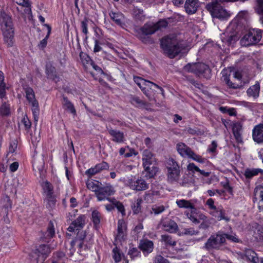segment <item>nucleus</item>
Wrapping results in <instances>:
<instances>
[{
    "label": "nucleus",
    "instance_id": "31",
    "mask_svg": "<svg viewBox=\"0 0 263 263\" xmlns=\"http://www.w3.org/2000/svg\"><path fill=\"white\" fill-rule=\"evenodd\" d=\"M26 96L27 100L32 104L34 102H37L35 99V95L33 89L29 87L25 88Z\"/></svg>",
    "mask_w": 263,
    "mask_h": 263
},
{
    "label": "nucleus",
    "instance_id": "13",
    "mask_svg": "<svg viewBox=\"0 0 263 263\" xmlns=\"http://www.w3.org/2000/svg\"><path fill=\"white\" fill-rule=\"evenodd\" d=\"M142 162L144 168L148 170L151 165L156 166V159L149 150L145 149L143 152Z\"/></svg>",
    "mask_w": 263,
    "mask_h": 263
},
{
    "label": "nucleus",
    "instance_id": "38",
    "mask_svg": "<svg viewBox=\"0 0 263 263\" xmlns=\"http://www.w3.org/2000/svg\"><path fill=\"white\" fill-rule=\"evenodd\" d=\"M130 102L137 107H144L147 105V103L141 100L138 97L133 96L130 99Z\"/></svg>",
    "mask_w": 263,
    "mask_h": 263
},
{
    "label": "nucleus",
    "instance_id": "11",
    "mask_svg": "<svg viewBox=\"0 0 263 263\" xmlns=\"http://www.w3.org/2000/svg\"><path fill=\"white\" fill-rule=\"evenodd\" d=\"M115 192V191L112 186L108 184L103 187L100 186L96 196L98 201L108 200L110 202L111 199L108 197L113 195Z\"/></svg>",
    "mask_w": 263,
    "mask_h": 263
},
{
    "label": "nucleus",
    "instance_id": "17",
    "mask_svg": "<svg viewBox=\"0 0 263 263\" xmlns=\"http://www.w3.org/2000/svg\"><path fill=\"white\" fill-rule=\"evenodd\" d=\"M85 224V217L84 216H79L74 221H72L67 230L69 232L74 231H80Z\"/></svg>",
    "mask_w": 263,
    "mask_h": 263
},
{
    "label": "nucleus",
    "instance_id": "29",
    "mask_svg": "<svg viewBox=\"0 0 263 263\" xmlns=\"http://www.w3.org/2000/svg\"><path fill=\"white\" fill-rule=\"evenodd\" d=\"M259 173L262 174L263 170L260 168H248L245 171L244 175L247 178L251 179Z\"/></svg>",
    "mask_w": 263,
    "mask_h": 263
},
{
    "label": "nucleus",
    "instance_id": "25",
    "mask_svg": "<svg viewBox=\"0 0 263 263\" xmlns=\"http://www.w3.org/2000/svg\"><path fill=\"white\" fill-rule=\"evenodd\" d=\"M176 203L179 208L188 209L195 210V205L192 200H187L185 199L177 200Z\"/></svg>",
    "mask_w": 263,
    "mask_h": 263
},
{
    "label": "nucleus",
    "instance_id": "9",
    "mask_svg": "<svg viewBox=\"0 0 263 263\" xmlns=\"http://www.w3.org/2000/svg\"><path fill=\"white\" fill-rule=\"evenodd\" d=\"M261 38V32L260 30L253 29L246 33L240 40L242 46H248L258 43Z\"/></svg>",
    "mask_w": 263,
    "mask_h": 263
},
{
    "label": "nucleus",
    "instance_id": "50",
    "mask_svg": "<svg viewBox=\"0 0 263 263\" xmlns=\"http://www.w3.org/2000/svg\"><path fill=\"white\" fill-rule=\"evenodd\" d=\"M10 113L9 105L4 103L0 107V115L2 116H7Z\"/></svg>",
    "mask_w": 263,
    "mask_h": 263
},
{
    "label": "nucleus",
    "instance_id": "22",
    "mask_svg": "<svg viewBox=\"0 0 263 263\" xmlns=\"http://www.w3.org/2000/svg\"><path fill=\"white\" fill-rule=\"evenodd\" d=\"M109 16L111 19L118 25L123 26L124 25V16L121 12H115L111 11L109 13Z\"/></svg>",
    "mask_w": 263,
    "mask_h": 263
},
{
    "label": "nucleus",
    "instance_id": "12",
    "mask_svg": "<svg viewBox=\"0 0 263 263\" xmlns=\"http://www.w3.org/2000/svg\"><path fill=\"white\" fill-rule=\"evenodd\" d=\"M128 184L132 190L136 191H144L149 187V183L141 177L137 179L135 178L129 179Z\"/></svg>",
    "mask_w": 263,
    "mask_h": 263
},
{
    "label": "nucleus",
    "instance_id": "64",
    "mask_svg": "<svg viewBox=\"0 0 263 263\" xmlns=\"http://www.w3.org/2000/svg\"><path fill=\"white\" fill-rule=\"evenodd\" d=\"M154 263H170L167 260L165 259L161 255H157L156 256Z\"/></svg>",
    "mask_w": 263,
    "mask_h": 263
},
{
    "label": "nucleus",
    "instance_id": "51",
    "mask_svg": "<svg viewBox=\"0 0 263 263\" xmlns=\"http://www.w3.org/2000/svg\"><path fill=\"white\" fill-rule=\"evenodd\" d=\"M128 255L133 259L140 256V252L136 248H130L128 252Z\"/></svg>",
    "mask_w": 263,
    "mask_h": 263
},
{
    "label": "nucleus",
    "instance_id": "1",
    "mask_svg": "<svg viewBox=\"0 0 263 263\" xmlns=\"http://www.w3.org/2000/svg\"><path fill=\"white\" fill-rule=\"evenodd\" d=\"M0 28L4 36L5 43L11 47L14 43V27L11 17L5 12L0 11Z\"/></svg>",
    "mask_w": 263,
    "mask_h": 263
},
{
    "label": "nucleus",
    "instance_id": "44",
    "mask_svg": "<svg viewBox=\"0 0 263 263\" xmlns=\"http://www.w3.org/2000/svg\"><path fill=\"white\" fill-rule=\"evenodd\" d=\"M142 199L141 198H138L132 205V210L134 214L139 213L141 209V203Z\"/></svg>",
    "mask_w": 263,
    "mask_h": 263
},
{
    "label": "nucleus",
    "instance_id": "37",
    "mask_svg": "<svg viewBox=\"0 0 263 263\" xmlns=\"http://www.w3.org/2000/svg\"><path fill=\"white\" fill-rule=\"evenodd\" d=\"M158 168L156 166H152V167H149L148 170H146L144 168L145 172L146 173L145 175V177L147 179H151L153 178L158 172Z\"/></svg>",
    "mask_w": 263,
    "mask_h": 263
},
{
    "label": "nucleus",
    "instance_id": "27",
    "mask_svg": "<svg viewBox=\"0 0 263 263\" xmlns=\"http://www.w3.org/2000/svg\"><path fill=\"white\" fill-rule=\"evenodd\" d=\"M180 168L167 171V178L171 183L177 182L180 177Z\"/></svg>",
    "mask_w": 263,
    "mask_h": 263
},
{
    "label": "nucleus",
    "instance_id": "58",
    "mask_svg": "<svg viewBox=\"0 0 263 263\" xmlns=\"http://www.w3.org/2000/svg\"><path fill=\"white\" fill-rule=\"evenodd\" d=\"M125 223L123 220H119L118 222V232H126Z\"/></svg>",
    "mask_w": 263,
    "mask_h": 263
},
{
    "label": "nucleus",
    "instance_id": "10",
    "mask_svg": "<svg viewBox=\"0 0 263 263\" xmlns=\"http://www.w3.org/2000/svg\"><path fill=\"white\" fill-rule=\"evenodd\" d=\"M206 7L213 17L226 18L229 16L228 13L218 3L217 0H214L212 3L207 4Z\"/></svg>",
    "mask_w": 263,
    "mask_h": 263
},
{
    "label": "nucleus",
    "instance_id": "6",
    "mask_svg": "<svg viewBox=\"0 0 263 263\" xmlns=\"http://www.w3.org/2000/svg\"><path fill=\"white\" fill-rule=\"evenodd\" d=\"M223 233L218 232L211 235L205 243L203 248L210 251L219 249L226 242Z\"/></svg>",
    "mask_w": 263,
    "mask_h": 263
},
{
    "label": "nucleus",
    "instance_id": "2",
    "mask_svg": "<svg viewBox=\"0 0 263 263\" xmlns=\"http://www.w3.org/2000/svg\"><path fill=\"white\" fill-rule=\"evenodd\" d=\"M161 45L164 53L170 58H173L183 49L181 42L178 40L174 35H170L161 40Z\"/></svg>",
    "mask_w": 263,
    "mask_h": 263
},
{
    "label": "nucleus",
    "instance_id": "15",
    "mask_svg": "<svg viewBox=\"0 0 263 263\" xmlns=\"http://www.w3.org/2000/svg\"><path fill=\"white\" fill-rule=\"evenodd\" d=\"M157 31L154 23L145 24L142 27L139 29L138 37L142 39L144 35H151Z\"/></svg>",
    "mask_w": 263,
    "mask_h": 263
},
{
    "label": "nucleus",
    "instance_id": "28",
    "mask_svg": "<svg viewBox=\"0 0 263 263\" xmlns=\"http://www.w3.org/2000/svg\"><path fill=\"white\" fill-rule=\"evenodd\" d=\"M260 90V85L258 83H256L255 85L251 86L247 90V94L250 97H253V98H257L259 96Z\"/></svg>",
    "mask_w": 263,
    "mask_h": 263
},
{
    "label": "nucleus",
    "instance_id": "16",
    "mask_svg": "<svg viewBox=\"0 0 263 263\" xmlns=\"http://www.w3.org/2000/svg\"><path fill=\"white\" fill-rule=\"evenodd\" d=\"M107 131L110 136L112 137L111 140L112 141L118 143L124 142L125 137L123 132L118 130L114 129L112 128H107Z\"/></svg>",
    "mask_w": 263,
    "mask_h": 263
},
{
    "label": "nucleus",
    "instance_id": "34",
    "mask_svg": "<svg viewBox=\"0 0 263 263\" xmlns=\"http://www.w3.org/2000/svg\"><path fill=\"white\" fill-rule=\"evenodd\" d=\"M222 79L223 81L226 82L230 88L237 89L240 87L238 84L233 83L230 81L229 76H228L226 71H222Z\"/></svg>",
    "mask_w": 263,
    "mask_h": 263
},
{
    "label": "nucleus",
    "instance_id": "48",
    "mask_svg": "<svg viewBox=\"0 0 263 263\" xmlns=\"http://www.w3.org/2000/svg\"><path fill=\"white\" fill-rule=\"evenodd\" d=\"M165 210V207L163 205H154L152 208L151 213H154L155 215H158L162 213Z\"/></svg>",
    "mask_w": 263,
    "mask_h": 263
},
{
    "label": "nucleus",
    "instance_id": "57",
    "mask_svg": "<svg viewBox=\"0 0 263 263\" xmlns=\"http://www.w3.org/2000/svg\"><path fill=\"white\" fill-rule=\"evenodd\" d=\"M257 3V12L260 14H263V0H258ZM260 21L263 24V16L260 18Z\"/></svg>",
    "mask_w": 263,
    "mask_h": 263
},
{
    "label": "nucleus",
    "instance_id": "52",
    "mask_svg": "<svg viewBox=\"0 0 263 263\" xmlns=\"http://www.w3.org/2000/svg\"><path fill=\"white\" fill-rule=\"evenodd\" d=\"M3 206L5 208L6 213L7 212L9 209L11 207V202L8 196H6L2 200Z\"/></svg>",
    "mask_w": 263,
    "mask_h": 263
},
{
    "label": "nucleus",
    "instance_id": "32",
    "mask_svg": "<svg viewBox=\"0 0 263 263\" xmlns=\"http://www.w3.org/2000/svg\"><path fill=\"white\" fill-rule=\"evenodd\" d=\"M12 183L9 184L8 183L6 185V190L10 193L16 194V187L18 184V180L17 179H14L12 180Z\"/></svg>",
    "mask_w": 263,
    "mask_h": 263
},
{
    "label": "nucleus",
    "instance_id": "7",
    "mask_svg": "<svg viewBox=\"0 0 263 263\" xmlns=\"http://www.w3.org/2000/svg\"><path fill=\"white\" fill-rule=\"evenodd\" d=\"M51 252L48 245L43 244L39 246L31 255L32 261L34 263H43Z\"/></svg>",
    "mask_w": 263,
    "mask_h": 263
},
{
    "label": "nucleus",
    "instance_id": "43",
    "mask_svg": "<svg viewBox=\"0 0 263 263\" xmlns=\"http://www.w3.org/2000/svg\"><path fill=\"white\" fill-rule=\"evenodd\" d=\"M123 256V254L120 252L119 249L115 247L112 250V258L116 263L119 262Z\"/></svg>",
    "mask_w": 263,
    "mask_h": 263
},
{
    "label": "nucleus",
    "instance_id": "23",
    "mask_svg": "<svg viewBox=\"0 0 263 263\" xmlns=\"http://www.w3.org/2000/svg\"><path fill=\"white\" fill-rule=\"evenodd\" d=\"M162 227L164 231L170 233L176 232L178 229L177 223L172 220H168L164 222Z\"/></svg>",
    "mask_w": 263,
    "mask_h": 263
},
{
    "label": "nucleus",
    "instance_id": "30",
    "mask_svg": "<svg viewBox=\"0 0 263 263\" xmlns=\"http://www.w3.org/2000/svg\"><path fill=\"white\" fill-rule=\"evenodd\" d=\"M67 258L63 252H57L54 254L52 263H66Z\"/></svg>",
    "mask_w": 263,
    "mask_h": 263
},
{
    "label": "nucleus",
    "instance_id": "46",
    "mask_svg": "<svg viewBox=\"0 0 263 263\" xmlns=\"http://www.w3.org/2000/svg\"><path fill=\"white\" fill-rule=\"evenodd\" d=\"M4 77L2 71H0V98H3L5 95V84L4 83Z\"/></svg>",
    "mask_w": 263,
    "mask_h": 263
},
{
    "label": "nucleus",
    "instance_id": "41",
    "mask_svg": "<svg viewBox=\"0 0 263 263\" xmlns=\"http://www.w3.org/2000/svg\"><path fill=\"white\" fill-rule=\"evenodd\" d=\"M91 220L95 227H97L100 222L101 214L97 210H93L91 213Z\"/></svg>",
    "mask_w": 263,
    "mask_h": 263
},
{
    "label": "nucleus",
    "instance_id": "55",
    "mask_svg": "<svg viewBox=\"0 0 263 263\" xmlns=\"http://www.w3.org/2000/svg\"><path fill=\"white\" fill-rule=\"evenodd\" d=\"M21 123L23 124L26 130H28L31 127V122L28 117L25 115L21 121Z\"/></svg>",
    "mask_w": 263,
    "mask_h": 263
},
{
    "label": "nucleus",
    "instance_id": "21",
    "mask_svg": "<svg viewBox=\"0 0 263 263\" xmlns=\"http://www.w3.org/2000/svg\"><path fill=\"white\" fill-rule=\"evenodd\" d=\"M17 3L23 7L22 12V15L23 17H26V15H28V17L31 16V4L29 0H21L19 3L17 2Z\"/></svg>",
    "mask_w": 263,
    "mask_h": 263
},
{
    "label": "nucleus",
    "instance_id": "3",
    "mask_svg": "<svg viewBox=\"0 0 263 263\" xmlns=\"http://www.w3.org/2000/svg\"><path fill=\"white\" fill-rule=\"evenodd\" d=\"M134 82L137 84V85L140 88L143 93L147 97L149 101H156V99L154 95L151 93L148 89L152 90V92H154L155 89L153 87L157 88L161 91V93L163 96H164V90L163 89L158 86L157 84L147 81L139 77H136L134 78Z\"/></svg>",
    "mask_w": 263,
    "mask_h": 263
},
{
    "label": "nucleus",
    "instance_id": "60",
    "mask_svg": "<svg viewBox=\"0 0 263 263\" xmlns=\"http://www.w3.org/2000/svg\"><path fill=\"white\" fill-rule=\"evenodd\" d=\"M99 171L98 170V169H97V167L95 166V167H91L88 170H87L86 172H85V174L88 175L89 177H91L97 173H99Z\"/></svg>",
    "mask_w": 263,
    "mask_h": 263
},
{
    "label": "nucleus",
    "instance_id": "54",
    "mask_svg": "<svg viewBox=\"0 0 263 263\" xmlns=\"http://www.w3.org/2000/svg\"><path fill=\"white\" fill-rule=\"evenodd\" d=\"M224 237V239L226 238L228 240L233 242H239V239L237 237V236L235 234H225L223 233Z\"/></svg>",
    "mask_w": 263,
    "mask_h": 263
},
{
    "label": "nucleus",
    "instance_id": "14",
    "mask_svg": "<svg viewBox=\"0 0 263 263\" xmlns=\"http://www.w3.org/2000/svg\"><path fill=\"white\" fill-rule=\"evenodd\" d=\"M86 232L84 231H80L78 232L76 238L74 240L71 242V247L73 248L74 246H77L80 249L84 248L85 250L87 247V244L86 243Z\"/></svg>",
    "mask_w": 263,
    "mask_h": 263
},
{
    "label": "nucleus",
    "instance_id": "47",
    "mask_svg": "<svg viewBox=\"0 0 263 263\" xmlns=\"http://www.w3.org/2000/svg\"><path fill=\"white\" fill-rule=\"evenodd\" d=\"M167 171L171 170H177L179 168V166L176 161L173 158H169L167 161Z\"/></svg>",
    "mask_w": 263,
    "mask_h": 263
},
{
    "label": "nucleus",
    "instance_id": "26",
    "mask_svg": "<svg viewBox=\"0 0 263 263\" xmlns=\"http://www.w3.org/2000/svg\"><path fill=\"white\" fill-rule=\"evenodd\" d=\"M197 2L196 0H186L185 4L186 11L189 14H193L197 11Z\"/></svg>",
    "mask_w": 263,
    "mask_h": 263
},
{
    "label": "nucleus",
    "instance_id": "20",
    "mask_svg": "<svg viewBox=\"0 0 263 263\" xmlns=\"http://www.w3.org/2000/svg\"><path fill=\"white\" fill-rule=\"evenodd\" d=\"M210 214L219 221L223 219L228 221L230 219L225 216L224 211L221 208H216L210 212Z\"/></svg>",
    "mask_w": 263,
    "mask_h": 263
},
{
    "label": "nucleus",
    "instance_id": "49",
    "mask_svg": "<svg viewBox=\"0 0 263 263\" xmlns=\"http://www.w3.org/2000/svg\"><path fill=\"white\" fill-rule=\"evenodd\" d=\"M110 202L117 208L118 211L120 212L122 215H125V210L123 205L122 203L117 201L115 198H112Z\"/></svg>",
    "mask_w": 263,
    "mask_h": 263
},
{
    "label": "nucleus",
    "instance_id": "19",
    "mask_svg": "<svg viewBox=\"0 0 263 263\" xmlns=\"http://www.w3.org/2000/svg\"><path fill=\"white\" fill-rule=\"evenodd\" d=\"M139 248L143 253H149L153 251L154 244L151 240L147 239L142 240L140 242Z\"/></svg>",
    "mask_w": 263,
    "mask_h": 263
},
{
    "label": "nucleus",
    "instance_id": "4",
    "mask_svg": "<svg viewBox=\"0 0 263 263\" xmlns=\"http://www.w3.org/2000/svg\"><path fill=\"white\" fill-rule=\"evenodd\" d=\"M184 69L205 79H209L211 77V70L209 66L202 63L188 64L184 67Z\"/></svg>",
    "mask_w": 263,
    "mask_h": 263
},
{
    "label": "nucleus",
    "instance_id": "56",
    "mask_svg": "<svg viewBox=\"0 0 263 263\" xmlns=\"http://www.w3.org/2000/svg\"><path fill=\"white\" fill-rule=\"evenodd\" d=\"M167 22L164 20H161L157 23L154 24L157 31L162 28H165L167 26Z\"/></svg>",
    "mask_w": 263,
    "mask_h": 263
},
{
    "label": "nucleus",
    "instance_id": "63",
    "mask_svg": "<svg viewBox=\"0 0 263 263\" xmlns=\"http://www.w3.org/2000/svg\"><path fill=\"white\" fill-rule=\"evenodd\" d=\"M187 169L189 171L194 173L195 171L198 172L200 169L193 163H190L187 166Z\"/></svg>",
    "mask_w": 263,
    "mask_h": 263
},
{
    "label": "nucleus",
    "instance_id": "39",
    "mask_svg": "<svg viewBox=\"0 0 263 263\" xmlns=\"http://www.w3.org/2000/svg\"><path fill=\"white\" fill-rule=\"evenodd\" d=\"M87 187L92 192H95L96 194L100 187L99 182L96 181H88L86 183Z\"/></svg>",
    "mask_w": 263,
    "mask_h": 263
},
{
    "label": "nucleus",
    "instance_id": "40",
    "mask_svg": "<svg viewBox=\"0 0 263 263\" xmlns=\"http://www.w3.org/2000/svg\"><path fill=\"white\" fill-rule=\"evenodd\" d=\"M55 234V231L54 228L53 223L52 221H50L48 227L47 228V231L44 235L45 238L49 239L52 237Z\"/></svg>",
    "mask_w": 263,
    "mask_h": 263
},
{
    "label": "nucleus",
    "instance_id": "18",
    "mask_svg": "<svg viewBox=\"0 0 263 263\" xmlns=\"http://www.w3.org/2000/svg\"><path fill=\"white\" fill-rule=\"evenodd\" d=\"M252 137L257 143H263V124L255 126L253 130Z\"/></svg>",
    "mask_w": 263,
    "mask_h": 263
},
{
    "label": "nucleus",
    "instance_id": "61",
    "mask_svg": "<svg viewBox=\"0 0 263 263\" xmlns=\"http://www.w3.org/2000/svg\"><path fill=\"white\" fill-rule=\"evenodd\" d=\"M47 200L48 205L49 208H52L55 205L56 200L53 196V195L51 196H47Z\"/></svg>",
    "mask_w": 263,
    "mask_h": 263
},
{
    "label": "nucleus",
    "instance_id": "42",
    "mask_svg": "<svg viewBox=\"0 0 263 263\" xmlns=\"http://www.w3.org/2000/svg\"><path fill=\"white\" fill-rule=\"evenodd\" d=\"M32 105V111L33 115L34 122L35 123H37L39 119V104L37 102H34Z\"/></svg>",
    "mask_w": 263,
    "mask_h": 263
},
{
    "label": "nucleus",
    "instance_id": "62",
    "mask_svg": "<svg viewBox=\"0 0 263 263\" xmlns=\"http://www.w3.org/2000/svg\"><path fill=\"white\" fill-rule=\"evenodd\" d=\"M17 146V143L16 140L11 142L9 147V153H13L15 152Z\"/></svg>",
    "mask_w": 263,
    "mask_h": 263
},
{
    "label": "nucleus",
    "instance_id": "24",
    "mask_svg": "<svg viewBox=\"0 0 263 263\" xmlns=\"http://www.w3.org/2000/svg\"><path fill=\"white\" fill-rule=\"evenodd\" d=\"M245 255L252 263H259L260 258L257 253L251 249H246L245 251Z\"/></svg>",
    "mask_w": 263,
    "mask_h": 263
},
{
    "label": "nucleus",
    "instance_id": "35",
    "mask_svg": "<svg viewBox=\"0 0 263 263\" xmlns=\"http://www.w3.org/2000/svg\"><path fill=\"white\" fill-rule=\"evenodd\" d=\"M63 105L65 109L72 114H76V111L73 104L66 98H63Z\"/></svg>",
    "mask_w": 263,
    "mask_h": 263
},
{
    "label": "nucleus",
    "instance_id": "8",
    "mask_svg": "<svg viewBox=\"0 0 263 263\" xmlns=\"http://www.w3.org/2000/svg\"><path fill=\"white\" fill-rule=\"evenodd\" d=\"M176 148L179 154L182 157H187L194 161L201 163H204L206 159L195 153L189 146L183 143H179L176 145Z\"/></svg>",
    "mask_w": 263,
    "mask_h": 263
},
{
    "label": "nucleus",
    "instance_id": "59",
    "mask_svg": "<svg viewBox=\"0 0 263 263\" xmlns=\"http://www.w3.org/2000/svg\"><path fill=\"white\" fill-rule=\"evenodd\" d=\"M97 167V169H98L99 172L100 173L101 171L103 170H106L108 168V164L106 162H102L100 163H99L96 165Z\"/></svg>",
    "mask_w": 263,
    "mask_h": 263
},
{
    "label": "nucleus",
    "instance_id": "33",
    "mask_svg": "<svg viewBox=\"0 0 263 263\" xmlns=\"http://www.w3.org/2000/svg\"><path fill=\"white\" fill-rule=\"evenodd\" d=\"M46 73L50 79H51L57 82L56 79L58 78L55 69L54 67L50 64L46 65Z\"/></svg>",
    "mask_w": 263,
    "mask_h": 263
},
{
    "label": "nucleus",
    "instance_id": "53",
    "mask_svg": "<svg viewBox=\"0 0 263 263\" xmlns=\"http://www.w3.org/2000/svg\"><path fill=\"white\" fill-rule=\"evenodd\" d=\"M45 25L48 27V34L46 35V36L45 37V38L43 40H42L40 42V44L39 45V46L40 47H41V48L45 47L46 46V45H47V39L48 38V37L49 36V34H50V33L51 32V27L48 25L45 24Z\"/></svg>",
    "mask_w": 263,
    "mask_h": 263
},
{
    "label": "nucleus",
    "instance_id": "45",
    "mask_svg": "<svg viewBox=\"0 0 263 263\" xmlns=\"http://www.w3.org/2000/svg\"><path fill=\"white\" fill-rule=\"evenodd\" d=\"M161 240L166 245L174 246L176 245V241L172 239V237L168 235H161Z\"/></svg>",
    "mask_w": 263,
    "mask_h": 263
},
{
    "label": "nucleus",
    "instance_id": "36",
    "mask_svg": "<svg viewBox=\"0 0 263 263\" xmlns=\"http://www.w3.org/2000/svg\"><path fill=\"white\" fill-rule=\"evenodd\" d=\"M42 186L47 196L53 195V186L49 182L47 181L43 182Z\"/></svg>",
    "mask_w": 263,
    "mask_h": 263
},
{
    "label": "nucleus",
    "instance_id": "5",
    "mask_svg": "<svg viewBox=\"0 0 263 263\" xmlns=\"http://www.w3.org/2000/svg\"><path fill=\"white\" fill-rule=\"evenodd\" d=\"M237 28L235 23H231L227 28L223 36H221L222 41L229 46L236 43L239 39V35L236 30Z\"/></svg>",
    "mask_w": 263,
    "mask_h": 263
}]
</instances>
